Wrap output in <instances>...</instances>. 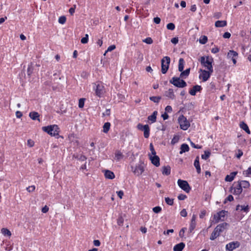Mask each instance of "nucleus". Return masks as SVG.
I'll return each mask as SVG.
<instances>
[{
  "instance_id": "nucleus-1",
  "label": "nucleus",
  "mask_w": 251,
  "mask_h": 251,
  "mask_svg": "<svg viewBox=\"0 0 251 251\" xmlns=\"http://www.w3.org/2000/svg\"><path fill=\"white\" fill-rule=\"evenodd\" d=\"M131 171L134 175L139 176L144 171L145 164L143 162L140 160L135 166L131 165Z\"/></svg>"
},
{
  "instance_id": "nucleus-2",
  "label": "nucleus",
  "mask_w": 251,
  "mask_h": 251,
  "mask_svg": "<svg viewBox=\"0 0 251 251\" xmlns=\"http://www.w3.org/2000/svg\"><path fill=\"white\" fill-rule=\"evenodd\" d=\"M227 224L226 223H222L218 225L214 229V230L212 232L210 239L211 240H214L217 237H218L220 233L223 231V230L226 227Z\"/></svg>"
},
{
  "instance_id": "nucleus-3",
  "label": "nucleus",
  "mask_w": 251,
  "mask_h": 251,
  "mask_svg": "<svg viewBox=\"0 0 251 251\" xmlns=\"http://www.w3.org/2000/svg\"><path fill=\"white\" fill-rule=\"evenodd\" d=\"M44 131L47 132L51 136H55L58 134L59 128L56 125H51L48 126H44L42 127Z\"/></svg>"
},
{
  "instance_id": "nucleus-4",
  "label": "nucleus",
  "mask_w": 251,
  "mask_h": 251,
  "mask_svg": "<svg viewBox=\"0 0 251 251\" xmlns=\"http://www.w3.org/2000/svg\"><path fill=\"white\" fill-rule=\"evenodd\" d=\"M178 121L181 129L184 130H187L190 126L189 122L187 120L186 118L182 115L179 117Z\"/></svg>"
},
{
  "instance_id": "nucleus-5",
  "label": "nucleus",
  "mask_w": 251,
  "mask_h": 251,
  "mask_svg": "<svg viewBox=\"0 0 251 251\" xmlns=\"http://www.w3.org/2000/svg\"><path fill=\"white\" fill-rule=\"evenodd\" d=\"M170 61V58L168 56H165L161 59V72L162 74H165L167 73Z\"/></svg>"
},
{
  "instance_id": "nucleus-6",
  "label": "nucleus",
  "mask_w": 251,
  "mask_h": 251,
  "mask_svg": "<svg viewBox=\"0 0 251 251\" xmlns=\"http://www.w3.org/2000/svg\"><path fill=\"white\" fill-rule=\"evenodd\" d=\"M170 82L175 86L179 88H183L186 86V83L179 77H173L170 80Z\"/></svg>"
},
{
  "instance_id": "nucleus-7",
  "label": "nucleus",
  "mask_w": 251,
  "mask_h": 251,
  "mask_svg": "<svg viewBox=\"0 0 251 251\" xmlns=\"http://www.w3.org/2000/svg\"><path fill=\"white\" fill-rule=\"evenodd\" d=\"M94 89L95 91L96 95L99 97H100L102 95L105 93V89L103 85L101 82L94 84Z\"/></svg>"
},
{
  "instance_id": "nucleus-8",
  "label": "nucleus",
  "mask_w": 251,
  "mask_h": 251,
  "mask_svg": "<svg viewBox=\"0 0 251 251\" xmlns=\"http://www.w3.org/2000/svg\"><path fill=\"white\" fill-rule=\"evenodd\" d=\"M200 61L201 63L210 71V72H213L212 61L209 59L208 57H207L206 59L203 56L201 57L200 59Z\"/></svg>"
},
{
  "instance_id": "nucleus-9",
  "label": "nucleus",
  "mask_w": 251,
  "mask_h": 251,
  "mask_svg": "<svg viewBox=\"0 0 251 251\" xmlns=\"http://www.w3.org/2000/svg\"><path fill=\"white\" fill-rule=\"evenodd\" d=\"M178 186L186 192L188 193L190 190V187L188 183L181 179H178L177 181Z\"/></svg>"
},
{
  "instance_id": "nucleus-10",
  "label": "nucleus",
  "mask_w": 251,
  "mask_h": 251,
  "mask_svg": "<svg viewBox=\"0 0 251 251\" xmlns=\"http://www.w3.org/2000/svg\"><path fill=\"white\" fill-rule=\"evenodd\" d=\"M200 72L201 73L199 77L200 79H202L203 81H206L209 78L210 74L212 73L210 72L209 70L207 71L201 69L200 70Z\"/></svg>"
},
{
  "instance_id": "nucleus-11",
  "label": "nucleus",
  "mask_w": 251,
  "mask_h": 251,
  "mask_svg": "<svg viewBox=\"0 0 251 251\" xmlns=\"http://www.w3.org/2000/svg\"><path fill=\"white\" fill-rule=\"evenodd\" d=\"M233 192H232L233 194L234 195H240L242 192V187L239 182V181L237 183H234L233 184Z\"/></svg>"
},
{
  "instance_id": "nucleus-12",
  "label": "nucleus",
  "mask_w": 251,
  "mask_h": 251,
  "mask_svg": "<svg viewBox=\"0 0 251 251\" xmlns=\"http://www.w3.org/2000/svg\"><path fill=\"white\" fill-rule=\"evenodd\" d=\"M149 156L151 163L156 167H158L160 165V159L159 157L156 155H152L149 154Z\"/></svg>"
},
{
  "instance_id": "nucleus-13",
  "label": "nucleus",
  "mask_w": 251,
  "mask_h": 251,
  "mask_svg": "<svg viewBox=\"0 0 251 251\" xmlns=\"http://www.w3.org/2000/svg\"><path fill=\"white\" fill-rule=\"evenodd\" d=\"M227 58L231 59L234 64L236 63V58L238 56V53L234 50H230L227 55Z\"/></svg>"
},
{
  "instance_id": "nucleus-14",
  "label": "nucleus",
  "mask_w": 251,
  "mask_h": 251,
  "mask_svg": "<svg viewBox=\"0 0 251 251\" xmlns=\"http://www.w3.org/2000/svg\"><path fill=\"white\" fill-rule=\"evenodd\" d=\"M239 246V243L238 242H231L226 246V249L228 251H232Z\"/></svg>"
},
{
  "instance_id": "nucleus-15",
  "label": "nucleus",
  "mask_w": 251,
  "mask_h": 251,
  "mask_svg": "<svg viewBox=\"0 0 251 251\" xmlns=\"http://www.w3.org/2000/svg\"><path fill=\"white\" fill-rule=\"evenodd\" d=\"M105 177L107 179H112L115 178V175L111 171L105 170L103 171Z\"/></svg>"
},
{
  "instance_id": "nucleus-16",
  "label": "nucleus",
  "mask_w": 251,
  "mask_h": 251,
  "mask_svg": "<svg viewBox=\"0 0 251 251\" xmlns=\"http://www.w3.org/2000/svg\"><path fill=\"white\" fill-rule=\"evenodd\" d=\"M196 216L195 215H193L191 219V222L189 229L190 232H191L195 228L196 225Z\"/></svg>"
},
{
  "instance_id": "nucleus-17",
  "label": "nucleus",
  "mask_w": 251,
  "mask_h": 251,
  "mask_svg": "<svg viewBox=\"0 0 251 251\" xmlns=\"http://www.w3.org/2000/svg\"><path fill=\"white\" fill-rule=\"evenodd\" d=\"M201 90V86L195 85L190 90L189 93L192 96H195L197 92H200Z\"/></svg>"
},
{
  "instance_id": "nucleus-18",
  "label": "nucleus",
  "mask_w": 251,
  "mask_h": 251,
  "mask_svg": "<svg viewBox=\"0 0 251 251\" xmlns=\"http://www.w3.org/2000/svg\"><path fill=\"white\" fill-rule=\"evenodd\" d=\"M29 116L33 120H37L38 121H40V119H39L40 115L37 112L33 111L30 112Z\"/></svg>"
},
{
  "instance_id": "nucleus-19",
  "label": "nucleus",
  "mask_w": 251,
  "mask_h": 251,
  "mask_svg": "<svg viewBox=\"0 0 251 251\" xmlns=\"http://www.w3.org/2000/svg\"><path fill=\"white\" fill-rule=\"evenodd\" d=\"M165 95L172 100H174L175 98V96L172 89H169L168 91H166Z\"/></svg>"
},
{
  "instance_id": "nucleus-20",
  "label": "nucleus",
  "mask_w": 251,
  "mask_h": 251,
  "mask_svg": "<svg viewBox=\"0 0 251 251\" xmlns=\"http://www.w3.org/2000/svg\"><path fill=\"white\" fill-rule=\"evenodd\" d=\"M237 172H232L231 173H230V175H227L226 176L225 180L226 181H228V182L232 181L233 180L235 176L237 175Z\"/></svg>"
},
{
  "instance_id": "nucleus-21",
  "label": "nucleus",
  "mask_w": 251,
  "mask_h": 251,
  "mask_svg": "<svg viewBox=\"0 0 251 251\" xmlns=\"http://www.w3.org/2000/svg\"><path fill=\"white\" fill-rule=\"evenodd\" d=\"M194 166L195 167L197 172L198 174H200L201 173V167L200 165V162H199V157L197 156L196 158V159L194 161Z\"/></svg>"
},
{
  "instance_id": "nucleus-22",
  "label": "nucleus",
  "mask_w": 251,
  "mask_h": 251,
  "mask_svg": "<svg viewBox=\"0 0 251 251\" xmlns=\"http://www.w3.org/2000/svg\"><path fill=\"white\" fill-rule=\"evenodd\" d=\"M185 247V244L181 242L180 243L174 247V251H182V250L184 249Z\"/></svg>"
},
{
  "instance_id": "nucleus-23",
  "label": "nucleus",
  "mask_w": 251,
  "mask_h": 251,
  "mask_svg": "<svg viewBox=\"0 0 251 251\" xmlns=\"http://www.w3.org/2000/svg\"><path fill=\"white\" fill-rule=\"evenodd\" d=\"M124 157V155L123 153L119 151H116L115 153V159H116L117 161H119L122 159Z\"/></svg>"
},
{
  "instance_id": "nucleus-24",
  "label": "nucleus",
  "mask_w": 251,
  "mask_h": 251,
  "mask_svg": "<svg viewBox=\"0 0 251 251\" xmlns=\"http://www.w3.org/2000/svg\"><path fill=\"white\" fill-rule=\"evenodd\" d=\"M226 21H217L215 23V25L217 27H224L226 25Z\"/></svg>"
},
{
  "instance_id": "nucleus-25",
  "label": "nucleus",
  "mask_w": 251,
  "mask_h": 251,
  "mask_svg": "<svg viewBox=\"0 0 251 251\" xmlns=\"http://www.w3.org/2000/svg\"><path fill=\"white\" fill-rule=\"evenodd\" d=\"M171 173V167L169 166H164L162 168V174L164 175L168 176Z\"/></svg>"
},
{
  "instance_id": "nucleus-26",
  "label": "nucleus",
  "mask_w": 251,
  "mask_h": 251,
  "mask_svg": "<svg viewBox=\"0 0 251 251\" xmlns=\"http://www.w3.org/2000/svg\"><path fill=\"white\" fill-rule=\"evenodd\" d=\"M189 150V147L188 145L186 144H183L181 145L180 147V151L179 152L180 154H182L183 152L188 151Z\"/></svg>"
},
{
  "instance_id": "nucleus-27",
  "label": "nucleus",
  "mask_w": 251,
  "mask_h": 251,
  "mask_svg": "<svg viewBox=\"0 0 251 251\" xmlns=\"http://www.w3.org/2000/svg\"><path fill=\"white\" fill-rule=\"evenodd\" d=\"M157 114V112L156 111H154L151 115L148 117V120L151 121V123H154L156 121Z\"/></svg>"
},
{
  "instance_id": "nucleus-28",
  "label": "nucleus",
  "mask_w": 251,
  "mask_h": 251,
  "mask_svg": "<svg viewBox=\"0 0 251 251\" xmlns=\"http://www.w3.org/2000/svg\"><path fill=\"white\" fill-rule=\"evenodd\" d=\"M142 131H144V136L146 138H148L150 135V128L148 125H145V127Z\"/></svg>"
},
{
  "instance_id": "nucleus-29",
  "label": "nucleus",
  "mask_w": 251,
  "mask_h": 251,
  "mask_svg": "<svg viewBox=\"0 0 251 251\" xmlns=\"http://www.w3.org/2000/svg\"><path fill=\"white\" fill-rule=\"evenodd\" d=\"M240 127L244 130L247 133L250 134V131L248 127V126L244 122H242L240 125Z\"/></svg>"
},
{
  "instance_id": "nucleus-30",
  "label": "nucleus",
  "mask_w": 251,
  "mask_h": 251,
  "mask_svg": "<svg viewBox=\"0 0 251 251\" xmlns=\"http://www.w3.org/2000/svg\"><path fill=\"white\" fill-rule=\"evenodd\" d=\"M249 206L248 205H238L236 206V210H243L245 212H247L248 211Z\"/></svg>"
},
{
  "instance_id": "nucleus-31",
  "label": "nucleus",
  "mask_w": 251,
  "mask_h": 251,
  "mask_svg": "<svg viewBox=\"0 0 251 251\" xmlns=\"http://www.w3.org/2000/svg\"><path fill=\"white\" fill-rule=\"evenodd\" d=\"M1 232L3 235L5 236L10 237L11 235L10 231L6 228H2L1 229Z\"/></svg>"
},
{
  "instance_id": "nucleus-32",
  "label": "nucleus",
  "mask_w": 251,
  "mask_h": 251,
  "mask_svg": "<svg viewBox=\"0 0 251 251\" xmlns=\"http://www.w3.org/2000/svg\"><path fill=\"white\" fill-rule=\"evenodd\" d=\"M184 68V60L183 58H180L179 60L178 71L182 72Z\"/></svg>"
},
{
  "instance_id": "nucleus-33",
  "label": "nucleus",
  "mask_w": 251,
  "mask_h": 251,
  "mask_svg": "<svg viewBox=\"0 0 251 251\" xmlns=\"http://www.w3.org/2000/svg\"><path fill=\"white\" fill-rule=\"evenodd\" d=\"M190 68L186 69L184 71H182V72H181V73L180 74V77H183L184 76H185V77L188 76L190 74Z\"/></svg>"
},
{
  "instance_id": "nucleus-34",
  "label": "nucleus",
  "mask_w": 251,
  "mask_h": 251,
  "mask_svg": "<svg viewBox=\"0 0 251 251\" xmlns=\"http://www.w3.org/2000/svg\"><path fill=\"white\" fill-rule=\"evenodd\" d=\"M110 123H108V122L105 123L103 126V131L104 133H107L109 131V130L110 129Z\"/></svg>"
},
{
  "instance_id": "nucleus-35",
  "label": "nucleus",
  "mask_w": 251,
  "mask_h": 251,
  "mask_svg": "<svg viewBox=\"0 0 251 251\" xmlns=\"http://www.w3.org/2000/svg\"><path fill=\"white\" fill-rule=\"evenodd\" d=\"M240 184H241L242 187L246 188H248L250 186V183L246 180H242L241 181H239Z\"/></svg>"
},
{
  "instance_id": "nucleus-36",
  "label": "nucleus",
  "mask_w": 251,
  "mask_h": 251,
  "mask_svg": "<svg viewBox=\"0 0 251 251\" xmlns=\"http://www.w3.org/2000/svg\"><path fill=\"white\" fill-rule=\"evenodd\" d=\"M151 100L153 101L155 103H158L161 100L160 97H150Z\"/></svg>"
},
{
  "instance_id": "nucleus-37",
  "label": "nucleus",
  "mask_w": 251,
  "mask_h": 251,
  "mask_svg": "<svg viewBox=\"0 0 251 251\" xmlns=\"http://www.w3.org/2000/svg\"><path fill=\"white\" fill-rule=\"evenodd\" d=\"M207 41V37L206 36H202L201 37L199 42L201 44H205Z\"/></svg>"
},
{
  "instance_id": "nucleus-38",
  "label": "nucleus",
  "mask_w": 251,
  "mask_h": 251,
  "mask_svg": "<svg viewBox=\"0 0 251 251\" xmlns=\"http://www.w3.org/2000/svg\"><path fill=\"white\" fill-rule=\"evenodd\" d=\"M210 152L209 151H204V154L201 155V158L203 159L206 160L210 155Z\"/></svg>"
},
{
  "instance_id": "nucleus-39",
  "label": "nucleus",
  "mask_w": 251,
  "mask_h": 251,
  "mask_svg": "<svg viewBox=\"0 0 251 251\" xmlns=\"http://www.w3.org/2000/svg\"><path fill=\"white\" fill-rule=\"evenodd\" d=\"M226 213H227V212L226 211H224V210H222V211H220L218 213L220 218L221 219V221H224V219L225 218V215H226Z\"/></svg>"
},
{
  "instance_id": "nucleus-40",
  "label": "nucleus",
  "mask_w": 251,
  "mask_h": 251,
  "mask_svg": "<svg viewBox=\"0 0 251 251\" xmlns=\"http://www.w3.org/2000/svg\"><path fill=\"white\" fill-rule=\"evenodd\" d=\"M85 100V99L84 98H81L79 100L78 106L79 108H82L84 107Z\"/></svg>"
},
{
  "instance_id": "nucleus-41",
  "label": "nucleus",
  "mask_w": 251,
  "mask_h": 251,
  "mask_svg": "<svg viewBox=\"0 0 251 251\" xmlns=\"http://www.w3.org/2000/svg\"><path fill=\"white\" fill-rule=\"evenodd\" d=\"M66 21V18L64 16H62L59 18L58 22L61 24H64Z\"/></svg>"
},
{
  "instance_id": "nucleus-42",
  "label": "nucleus",
  "mask_w": 251,
  "mask_h": 251,
  "mask_svg": "<svg viewBox=\"0 0 251 251\" xmlns=\"http://www.w3.org/2000/svg\"><path fill=\"white\" fill-rule=\"evenodd\" d=\"M150 150L151 151V154L152 155H156V151H155L153 146L152 143H151L150 145Z\"/></svg>"
},
{
  "instance_id": "nucleus-43",
  "label": "nucleus",
  "mask_w": 251,
  "mask_h": 251,
  "mask_svg": "<svg viewBox=\"0 0 251 251\" xmlns=\"http://www.w3.org/2000/svg\"><path fill=\"white\" fill-rule=\"evenodd\" d=\"M115 49H116V46L114 45L109 46L107 50L105 51V53H104V55H105V54L107 52L111 51L113 50H115Z\"/></svg>"
},
{
  "instance_id": "nucleus-44",
  "label": "nucleus",
  "mask_w": 251,
  "mask_h": 251,
  "mask_svg": "<svg viewBox=\"0 0 251 251\" xmlns=\"http://www.w3.org/2000/svg\"><path fill=\"white\" fill-rule=\"evenodd\" d=\"M124 218L122 216H120L117 220V224L120 226H122L124 223Z\"/></svg>"
},
{
  "instance_id": "nucleus-45",
  "label": "nucleus",
  "mask_w": 251,
  "mask_h": 251,
  "mask_svg": "<svg viewBox=\"0 0 251 251\" xmlns=\"http://www.w3.org/2000/svg\"><path fill=\"white\" fill-rule=\"evenodd\" d=\"M143 42L148 44H151L153 43V40L151 37H148L143 40Z\"/></svg>"
},
{
  "instance_id": "nucleus-46",
  "label": "nucleus",
  "mask_w": 251,
  "mask_h": 251,
  "mask_svg": "<svg viewBox=\"0 0 251 251\" xmlns=\"http://www.w3.org/2000/svg\"><path fill=\"white\" fill-rule=\"evenodd\" d=\"M165 201L168 204L170 205H172L174 203L173 199H171L168 197L165 198Z\"/></svg>"
},
{
  "instance_id": "nucleus-47",
  "label": "nucleus",
  "mask_w": 251,
  "mask_h": 251,
  "mask_svg": "<svg viewBox=\"0 0 251 251\" xmlns=\"http://www.w3.org/2000/svg\"><path fill=\"white\" fill-rule=\"evenodd\" d=\"M88 41V35L87 34H85L84 37L82 38L81 40V42L82 44H86Z\"/></svg>"
},
{
  "instance_id": "nucleus-48",
  "label": "nucleus",
  "mask_w": 251,
  "mask_h": 251,
  "mask_svg": "<svg viewBox=\"0 0 251 251\" xmlns=\"http://www.w3.org/2000/svg\"><path fill=\"white\" fill-rule=\"evenodd\" d=\"M167 29L169 30H174L175 28V25L173 23H169L167 25Z\"/></svg>"
},
{
  "instance_id": "nucleus-49",
  "label": "nucleus",
  "mask_w": 251,
  "mask_h": 251,
  "mask_svg": "<svg viewBox=\"0 0 251 251\" xmlns=\"http://www.w3.org/2000/svg\"><path fill=\"white\" fill-rule=\"evenodd\" d=\"M35 189V187L34 185H31L26 188V190L29 193L33 192Z\"/></svg>"
},
{
  "instance_id": "nucleus-50",
  "label": "nucleus",
  "mask_w": 251,
  "mask_h": 251,
  "mask_svg": "<svg viewBox=\"0 0 251 251\" xmlns=\"http://www.w3.org/2000/svg\"><path fill=\"white\" fill-rule=\"evenodd\" d=\"M153 211L155 213H158L161 211V208L160 206H156L153 208Z\"/></svg>"
},
{
  "instance_id": "nucleus-51",
  "label": "nucleus",
  "mask_w": 251,
  "mask_h": 251,
  "mask_svg": "<svg viewBox=\"0 0 251 251\" xmlns=\"http://www.w3.org/2000/svg\"><path fill=\"white\" fill-rule=\"evenodd\" d=\"M214 220L215 221L216 223H217L220 221H221V219L220 218L218 213L214 215Z\"/></svg>"
},
{
  "instance_id": "nucleus-52",
  "label": "nucleus",
  "mask_w": 251,
  "mask_h": 251,
  "mask_svg": "<svg viewBox=\"0 0 251 251\" xmlns=\"http://www.w3.org/2000/svg\"><path fill=\"white\" fill-rule=\"evenodd\" d=\"M76 158H77L78 160H80L81 161H85L86 159V157L85 156L81 154L77 155Z\"/></svg>"
},
{
  "instance_id": "nucleus-53",
  "label": "nucleus",
  "mask_w": 251,
  "mask_h": 251,
  "mask_svg": "<svg viewBox=\"0 0 251 251\" xmlns=\"http://www.w3.org/2000/svg\"><path fill=\"white\" fill-rule=\"evenodd\" d=\"M27 144L29 147H32L34 145V142L31 139H29L27 140Z\"/></svg>"
},
{
  "instance_id": "nucleus-54",
  "label": "nucleus",
  "mask_w": 251,
  "mask_h": 251,
  "mask_svg": "<svg viewBox=\"0 0 251 251\" xmlns=\"http://www.w3.org/2000/svg\"><path fill=\"white\" fill-rule=\"evenodd\" d=\"M187 213L186 209H183L180 212V215L182 217H185L187 216Z\"/></svg>"
},
{
  "instance_id": "nucleus-55",
  "label": "nucleus",
  "mask_w": 251,
  "mask_h": 251,
  "mask_svg": "<svg viewBox=\"0 0 251 251\" xmlns=\"http://www.w3.org/2000/svg\"><path fill=\"white\" fill-rule=\"evenodd\" d=\"M75 7L76 5H74L73 7H72L69 9V13L71 14V15H73L74 14Z\"/></svg>"
},
{
  "instance_id": "nucleus-56",
  "label": "nucleus",
  "mask_w": 251,
  "mask_h": 251,
  "mask_svg": "<svg viewBox=\"0 0 251 251\" xmlns=\"http://www.w3.org/2000/svg\"><path fill=\"white\" fill-rule=\"evenodd\" d=\"M233 200V197L232 195H229L225 200V203H226V201H231Z\"/></svg>"
},
{
  "instance_id": "nucleus-57",
  "label": "nucleus",
  "mask_w": 251,
  "mask_h": 251,
  "mask_svg": "<svg viewBox=\"0 0 251 251\" xmlns=\"http://www.w3.org/2000/svg\"><path fill=\"white\" fill-rule=\"evenodd\" d=\"M179 138L177 136H175L172 140V144H175L178 142Z\"/></svg>"
},
{
  "instance_id": "nucleus-58",
  "label": "nucleus",
  "mask_w": 251,
  "mask_h": 251,
  "mask_svg": "<svg viewBox=\"0 0 251 251\" xmlns=\"http://www.w3.org/2000/svg\"><path fill=\"white\" fill-rule=\"evenodd\" d=\"M178 42V39L177 37L173 38L171 39V42L173 44H176Z\"/></svg>"
},
{
  "instance_id": "nucleus-59",
  "label": "nucleus",
  "mask_w": 251,
  "mask_h": 251,
  "mask_svg": "<svg viewBox=\"0 0 251 251\" xmlns=\"http://www.w3.org/2000/svg\"><path fill=\"white\" fill-rule=\"evenodd\" d=\"M137 127L138 129L142 130L145 127V125H143L141 124H138Z\"/></svg>"
},
{
  "instance_id": "nucleus-60",
  "label": "nucleus",
  "mask_w": 251,
  "mask_h": 251,
  "mask_svg": "<svg viewBox=\"0 0 251 251\" xmlns=\"http://www.w3.org/2000/svg\"><path fill=\"white\" fill-rule=\"evenodd\" d=\"M49 207L47 205H45L44 207L42 208V212L44 213H46L49 211Z\"/></svg>"
},
{
  "instance_id": "nucleus-61",
  "label": "nucleus",
  "mask_w": 251,
  "mask_h": 251,
  "mask_svg": "<svg viewBox=\"0 0 251 251\" xmlns=\"http://www.w3.org/2000/svg\"><path fill=\"white\" fill-rule=\"evenodd\" d=\"M160 18L159 17H155L153 19V22L156 24H159L160 23Z\"/></svg>"
},
{
  "instance_id": "nucleus-62",
  "label": "nucleus",
  "mask_w": 251,
  "mask_h": 251,
  "mask_svg": "<svg viewBox=\"0 0 251 251\" xmlns=\"http://www.w3.org/2000/svg\"><path fill=\"white\" fill-rule=\"evenodd\" d=\"M186 198V195H183V194H180L178 196V200H184V199H185Z\"/></svg>"
},
{
  "instance_id": "nucleus-63",
  "label": "nucleus",
  "mask_w": 251,
  "mask_h": 251,
  "mask_svg": "<svg viewBox=\"0 0 251 251\" xmlns=\"http://www.w3.org/2000/svg\"><path fill=\"white\" fill-rule=\"evenodd\" d=\"M94 246L96 247H99L100 246V241L98 240H95L93 242Z\"/></svg>"
},
{
  "instance_id": "nucleus-64",
  "label": "nucleus",
  "mask_w": 251,
  "mask_h": 251,
  "mask_svg": "<svg viewBox=\"0 0 251 251\" xmlns=\"http://www.w3.org/2000/svg\"><path fill=\"white\" fill-rule=\"evenodd\" d=\"M230 36H231L230 33L226 32L224 34L223 37L224 38H229Z\"/></svg>"
}]
</instances>
